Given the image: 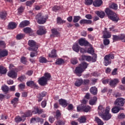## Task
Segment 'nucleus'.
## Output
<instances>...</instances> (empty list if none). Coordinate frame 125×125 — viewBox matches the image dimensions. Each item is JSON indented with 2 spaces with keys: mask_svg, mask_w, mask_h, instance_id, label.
I'll use <instances>...</instances> for the list:
<instances>
[{
  "mask_svg": "<svg viewBox=\"0 0 125 125\" xmlns=\"http://www.w3.org/2000/svg\"><path fill=\"white\" fill-rule=\"evenodd\" d=\"M43 78H45V79L47 81H49V80H50V78H51V76L50 75V74L46 72L44 74Z\"/></svg>",
  "mask_w": 125,
  "mask_h": 125,
  "instance_id": "obj_42",
  "label": "nucleus"
},
{
  "mask_svg": "<svg viewBox=\"0 0 125 125\" xmlns=\"http://www.w3.org/2000/svg\"><path fill=\"white\" fill-rule=\"evenodd\" d=\"M19 101V98H14L11 101V104L13 105V106L16 108L17 106V104H18V102Z\"/></svg>",
  "mask_w": 125,
  "mask_h": 125,
  "instance_id": "obj_16",
  "label": "nucleus"
},
{
  "mask_svg": "<svg viewBox=\"0 0 125 125\" xmlns=\"http://www.w3.org/2000/svg\"><path fill=\"white\" fill-rule=\"evenodd\" d=\"M98 114L99 116V113L100 114H104V112H105V108L103 107V106L100 105L98 108Z\"/></svg>",
  "mask_w": 125,
  "mask_h": 125,
  "instance_id": "obj_36",
  "label": "nucleus"
},
{
  "mask_svg": "<svg viewBox=\"0 0 125 125\" xmlns=\"http://www.w3.org/2000/svg\"><path fill=\"white\" fill-rule=\"evenodd\" d=\"M21 62L22 64H26L27 63V59L26 57L22 56L21 59Z\"/></svg>",
  "mask_w": 125,
  "mask_h": 125,
  "instance_id": "obj_50",
  "label": "nucleus"
},
{
  "mask_svg": "<svg viewBox=\"0 0 125 125\" xmlns=\"http://www.w3.org/2000/svg\"><path fill=\"white\" fill-rule=\"evenodd\" d=\"M90 109H91V107L89 105H82V106H81V105H79L77 106L78 112H80L81 110H83V112L87 113V112H89Z\"/></svg>",
  "mask_w": 125,
  "mask_h": 125,
  "instance_id": "obj_5",
  "label": "nucleus"
},
{
  "mask_svg": "<svg viewBox=\"0 0 125 125\" xmlns=\"http://www.w3.org/2000/svg\"><path fill=\"white\" fill-rule=\"evenodd\" d=\"M109 19L113 21V22H115V23H117L119 20H120V19L119 18V17L116 14V13H114V14L111 15L109 18H108Z\"/></svg>",
  "mask_w": 125,
  "mask_h": 125,
  "instance_id": "obj_11",
  "label": "nucleus"
},
{
  "mask_svg": "<svg viewBox=\"0 0 125 125\" xmlns=\"http://www.w3.org/2000/svg\"><path fill=\"white\" fill-rule=\"evenodd\" d=\"M18 80L20 81V82H23V81H24V80H26V76L22 75L21 77H20L18 78Z\"/></svg>",
  "mask_w": 125,
  "mask_h": 125,
  "instance_id": "obj_62",
  "label": "nucleus"
},
{
  "mask_svg": "<svg viewBox=\"0 0 125 125\" xmlns=\"http://www.w3.org/2000/svg\"><path fill=\"white\" fill-rule=\"evenodd\" d=\"M47 81L44 77H41L39 80L38 83L40 85H42V86H44V85H46L47 84Z\"/></svg>",
  "mask_w": 125,
  "mask_h": 125,
  "instance_id": "obj_7",
  "label": "nucleus"
},
{
  "mask_svg": "<svg viewBox=\"0 0 125 125\" xmlns=\"http://www.w3.org/2000/svg\"><path fill=\"white\" fill-rule=\"evenodd\" d=\"M64 124L65 123H64V122H63V121L61 120H59L55 122V125H64Z\"/></svg>",
  "mask_w": 125,
  "mask_h": 125,
  "instance_id": "obj_55",
  "label": "nucleus"
},
{
  "mask_svg": "<svg viewBox=\"0 0 125 125\" xmlns=\"http://www.w3.org/2000/svg\"><path fill=\"white\" fill-rule=\"evenodd\" d=\"M65 62V61L61 58L58 59L55 62V64L56 65H62V64H64Z\"/></svg>",
  "mask_w": 125,
  "mask_h": 125,
  "instance_id": "obj_24",
  "label": "nucleus"
},
{
  "mask_svg": "<svg viewBox=\"0 0 125 125\" xmlns=\"http://www.w3.org/2000/svg\"><path fill=\"white\" fill-rule=\"evenodd\" d=\"M59 9H60V7L58 6H55L52 8L53 11H55V12H56V11L58 10H59Z\"/></svg>",
  "mask_w": 125,
  "mask_h": 125,
  "instance_id": "obj_63",
  "label": "nucleus"
},
{
  "mask_svg": "<svg viewBox=\"0 0 125 125\" xmlns=\"http://www.w3.org/2000/svg\"><path fill=\"white\" fill-rule=\"evenodd\" d=\"M6 16H7V13L6 11L1 12L0 13V18L1 19H2L3 20H5V18H6Z\"/></svg>",
  "mask_w": 125,
  "mask_h": 125,
  "instance_id": "obj_34",
  "label": "nucleus"
},
{
  "mask_svg": "<svg viewBox=\"0 0 125 125\" xmlns=\"http://www.w3.org/2000/svg\"><path fill=\"white\" fill-rule=\"evenodd\" d=\"M8 77L12 79H16L17 78V71L15 70H11L8 73Z\"/></svg>",
  "mask_w": 125,
  "mask_h": 125,
  "instance_id": "obj_10",
  "label": "nucleus"
},
{
  "mask_svg": "<svg viewBox=\"0 0 125 125\" xmlns=\"http://www.w3.org/2000/svg\"><path fill=\"white\" fill-rule=\"evenodd\" d=\"M79 66L82 68L83 70L84 71L86 68H87V66H88V64L85 62H83L82 63H81Z\"/></svg>",
  "mask_w": 125,
  "mask_h": 125,
  "instance_id": "obj_33",
  "label": "nucleus"
},
{
  "mask_svg": "<svg viewBox=\"0 0 125 125\" xmlns=\"http://www.w3.org/2000/svg\"><path fill=\"white\" fill-rule=\"evenodd\" d=\"M8 55V52L6 50H2L0 51V58L5 57Z\"/></svg>",
  "mask_w": 125,
  "mask_h": 125,
  "instance_id": "obj_21",
  "label": "nucleus"
},
{
  "mask_svg": "<svg viewBox=\"0 0 125 125\" xmlns=\"http://www.w3.org/2000/svg\"><path fill=\"white\" fill-rule=\"evenodd\" d=\"M35 0H31V1H27L25 2L26 6H32L34 2H35Z\"/></svg>",
  "mask_w": 125,
  "mask_h": 125,
  "instance_id": "obj_44",
  "label": "nucleus"
},
{
  "mask_svg": "<svg viewBox=\"0 0 125 125\" xmlns=\"http://www.w3.org/2000/svg\"><path fill=\"white\" fill-rule=\"evenodd\" d=\"M38 55V52L36 51H34V52H31L30 53V57H31L32 58H34V57H36V56H37Z\"/></svg>",
  "mask_w": 125,
  "mask_h": 125,
  "instance_id": "obj_52",
  "label": "nucleus"
},
{
  "mask_svg": "<svg viewBox=\"0 0 125 125\" xmlns=\"http://www.w3.org/2000/svg\"><path fill=\"white\" fill-rule=\"evenodd\" d=\"M51 31L53 35H54L56 37H59L60 36V33H59L56 29L53 28Z\"/></svg>",
  "mask_w": 125,
  "mask_h": 125,
  "instance_id": "obj_38",
  "label": "nucleus"
},
{
  "mask_svg": "<svg viewBox=\"0 0 125 125\" xmlns=\"http://www.w3.org/2000/svg\"><path fill=\"white\" fill-rule=\"evenodd\" d=\"M109 43H110V40L108 39H104V45H108Z\"/></svg>",
  "mask_w": 125,
  "mask_h": 125,
  "instance_id": "obj_64",
  "label": "nucleus"
},
{
  "mask_svg": "<svg viewBox=\"0 0 125 125\" xmlns=\"http://www.w3.org/2000/svg\"><path fill=\"white\" fill-rule=\"evenodd\" d=\"M92 23V21L89 20L83 19L80 21V24L83 25V24H90Z\"/></svg>",
  "mask_w": 125,
  "mask_h": 125,
  "instance_id": "obj_17",
  "label": "nucleus"
},
{
  "mask_svg": "<svg viewBox=\"0 0 125 125\" xmlns=\"http://www.w3.org/2000/svg\"><path fill=\"white\" fill-rule=\"evenodd\" d=\"M117 83H119V79L115 78L109 82V84L111 87L114 88L117 85Z\"/></svg>",
  "mask_w": 125,
  "mask_h": 125,
  "instance_id": "obj_12",
  "label": "nucleus"
},
{
  "mask_svg": "<svg viewBox=\"0 0 125 125\" xmlns=\"http://www.w3.org/2000/svg\"><path fill=\"white\" fill-rule=\"evenodd\" d=\"M119 40H121L123 42H125V35L122 34L119 36Z\"/></svg>",
  "mask_w": 125,
  "mask_h": 125,
  "instance_id": "obj_54",
  "label": "nucleus"
},
{
  "mask_svg": "<svg viewBox=\"0 0 125 125\" xmlns=\"http://www.w3.org/2000/svg\"><path fill=\"white\" fill-rule=\"evenodd\" d=\"M49 57H51V58H55V57H57V54L56 53V50H53L51 51V54H49Z\"/></svg>",
  "mask_w": 125,
  "mask_h": 125,
  "instance_id": "obj_29",
  "label": "nucleus"
},
{
  "mask_svg": "<svg viewBox=\"0 0 125 125\" xmlns=\"http://www.w3.org/2000/svg\"><path fill=\"white\" fill-rule=\"evenodd\" d=\"M60 105H62V107H67V102L65 100L61 99L59 101Z\"/></svg>",
  "mask_w": 125,
  "mask_h": 125,
  "instance_id": "obj_37",
  "label": "nucleus"
},
{
  "mask_svg": "<svg viewBox=\"0 0 125 125\" xmlns=\"http://www.w3.org/2000/svg\"><path fill=\"white\" fill-rule=\"evenodd\" d=\"M24 121H25V119L22 117V116L21 117H20V116H17L15 118V121L16 123H19V122H24Z\"/></svg>",
  "mask_w": 125,
  "mask_h": 125,
  "instance_id": "obj_40",
  "label": "nucleus"
},
{
  "mask_svg": "<svg viewBox=\"0 0 125 125\" xmlns=\"http://www.w3.org/2000/svg\"><path fill=\"white\" fill-rule=\"evenodd\" d=\"M78 122H79L80 124H83L85 123L86 121V118L84 116H83L78 119Z\"/></svg>",
  "mask_w": 125,
  "mask_h": 125,
  "instance_id": "obj_35",
  "label": "nucleus"
},
{
  "mask_svg": "<svg viewBox=\"0 0 125 125\" xmlns=\"http://www.w3.org/2000/svg\"><path fill=\"white\" fill-rule=\"evenodd\" d=\"M1 89L4 92H7L9 90V87L5 85L1 87Z\"/></svg>",
  "mask_w": 125,
  "mask_h": 125,
  "instance_id": "obj_46",
  "label": "nucleus"
},
{
  "mask_svg": "<svg viewBox=\"0 0 125 125\" xmlns=\"http://www.w3.org/2000/svg\"><path fill=\"white\" fill-rule=\"evenodd\" d=\"M118 119H125V113H120L118 115Z\"/></svg>",
  "mask_w": 125,
  "mask_h": 125,
  "instance_id": "obj_60",
  "label": "nucleus"
},
{
  "mask_svg": "<svg viewBox=\"0 0 125 125\" xmlns=\"http://www.w3.org/2000/svg\"><path fill=\"white\" fill-rule=\"evenodd\" d=\"M28 49L30 51H37L39 48V45L34 40H29L28 42Z\"/></svg>",
  "mask_w": 125,
  "mask_h": 125,
  "instance_id": "obj_1",
  "label": "nucleus"
},
{
  "mask_svg": "<svg viewBox=\"0 0 125 125\" xmlns=\"http://www.w3.org/2000/svg\"><path fill=\"white\" fill-rule=\"evenodd\" d=\"M23 32L25 33V34H31L33 33V30H32L30 27H27L23 29Z\"/></svg>",
  "mask_w": 125,
  "mask_h": 125,
  "instance_id": "obj_30",
  "label": "nucleus"
},
{
  "mask_svg": "<svg viewBox=\"0 0 125 125\" xmlns=\"http://www.w3.org/2000/svg\"><path fill=\"white\" fill-rule=\"evenodd\" d=\"M97 15L99 16L100 18H103L104 17H105V12L104 11H97L96 12Z\"/></svg>",
  "mask_w": 125,
  "mask_h": 125,
  "instance_id": "obj_23",
  "label": "nucleus"
},
{
  "mask_svg": "<svg viewBox=\"0 0 125 125\" xmlns=\"http://www.w3.org/2000/svg\"><path fill=\"white\" fill-rule=\"evenodd\" d=\"M30 116H32V111L28 110L22 116V118H27V117H30Z\"/></svg>",
  "mask_w": 125,
  "mask_h": 125,
  "instance_id": "obj_41",
  "label": "nucleus"
},
{
  "mask_svg": "<svg viewBox=\"0 0 125 125\" xmlns=\"http://www.w3.org/2000/svg\"><path fill=\"white\" fill-rule=\"evenodd\" d=\"M39 62L40 63H47V60L43 57L39 58Z\"/></svg>",
  "mask_w": 125,
  "mask_h": 125,
  "instance_id": "obj_43",
  "label": "nucleus"
},
{
  "mask_svg": "<svg viewBox=\"0 0 125 125\" xmlns=\"http://www.w3.org/2000/svg\"><path fill=\"white\" fill-rule=\"evenodd\" d=\"M9 68L11 70L16 71V72H18L17 68H15V66L13 64H10Z\"/></svg>",
  "mask_w": 125,
  "mask_h": 125,
  "instance_id": "obj_58",
  "label": "nucleus"
},
{
  "mask_svg": "<svg viewBox=\"0 0 125 125\" xmlns=\"http://www.w3.org/2000/svg\"><path fill=\"white\" fill-rule=\"evenodd\" d=\"M90 91L92 94H93V95H96V94H97V88L96 87H92L90 89Z\"/></svg>",
  "mask_w": 125,
  "mask_h": 125,
  "instance_id": "obj_31",
  "label": "nucleus"
},
{
  "mask_svg": "<svg viewBox=\"0 0 125 125\" xmlns=\"http://www.w3.org/2000/svg\"><path fill=\"white\" fill-rule=\"evenodd\" d=\"M104 39H109L111 38V34L110 32L107 31V29L105 28V31L103 35Z\"/></svg>",
  "mask_w": 125,
  "mask_h": 125,
  "instance_id": "obj_25",
  "label": "nucleus"
},
{
  "mask_svg": "<svg viewBox=\"0 0 125 125\" xmlns=\"http://www.w3.org/2000/svg\"><path fill=\"white\" fill-rule=\"evenodd\" d=\"M113 95L114 97H116V98H118V97H121V96H122V94L119 92H117L114 93Z\"/></svg>",
  "mask_w": 125,
  "mask_h": 125,
  "instance_id": "obj_56",
  "label": "nucleus"
},
{
  "mask_svg": "<svg viewBox=\"0 0 125 125\" xmlns=\"http://www.w3.org/2000/svg\"><path fill=\"white\" fill-rule=\"evenodd\" d=\"M37 33L38 35H39L40 36H42V35H44L46 32H45V30H44L43 27L40 26L39 29L37 31Z\"/></svg>",
  "mask_w": 125,
  "mask_h": 125,
  "instance_id": "obj_15",
  "label": "nucleus"
},
{
  "mask_svg": "<svg viewBox=\"0 0 125 125\" xmlns=\"http://www.w3.org/2000/svg\"><path fill=\"white\" fill-rule=\"evenodd\" d=\"M72 48L73 50L76 52L78 53L79 51H80V46H79V44L77 43H75L73 45Z\"/></svg>",
  "mask_w": 125,
  "mask_h": 125,
  "instance_id": "obj_28",
  "label": "nucleus"
},
{
  "mask_svg": "<svg viewBox=\"0 0 125 125\" xmlns=\"http://www.w3.org/2000/svg\"><path fill=\"white\" fill-rule=\"evenodd\" d=\"M56 118L57 120H58V119H60V118H61V113H60V111L58 110L56 111Z\"/></svg>",
  "mask_w": 125,
  "mask_h": 125,
  "instance_id": "obj_51",
  "label": "nucleus"
},
{
  "mask_svg": "<svg viewBox=\"0 0 125 125\" xmlns=\"http://www.w3.org/2000/svg\"><path fill=\"white\" fill-rule=\"evenodd\" d=\"M16 27H17V24H16V23L15 22H12L9 23V25H8L9 29H11L12 30L13 29H15Z\"/></svg>",
  "mask_w": 125,
  "mask_h": 125,
  "instance_id": "obj_27",
  "label": "nucleus"
},
{
  "mask_svg": "<svg viewBox=\"0 0 125 125\" xmlns=\"http://www.w3.org/2000/svg\"><path fill=\"white\" fill-rule=\"evenodd\" d=\"M96 101H97V97H94L92 99L89 101L90 105H94L96 103Z\"/></svg>",
  "mask_w": 125,
  "mask_h": 125,
  "instance_id": "obj_39",
  "label": "nucleus"
},
{
  "mask_svg": "<svg viewBox=\"0 0 125 125\" xmlns=\"http://www.w3.org/2000/svg\"><path fill=\"white\" fill-rule=\"evenodd\" d=\"M84 71V70L82 69L81 66H79L76 67L75 70V73L76 74L78 77H81L82 76V73Z\"/></svg>",
  "mask_w": 125,
  "mask_h": 125,
  "instance_id": "obj_8",
  "label": "nucleus"
},
{
  "mask_svg": "<svg viewBox=\"0 0 125 125\" xmlns=\"http://www.w3.org/2000/svg\"><path fill=\"white\" fill-rule=\"evenodd\" d=\"M71 64H73V65H76L78 63V60L76 59H72L71 61Z\"/></svg>",
  "mask_w": 125,
  "mask_h": 125,
  "instance_id": "obj_61",
  "label": "nucleus"
},
{
  "mask_svg": "<svg viewBox=\"0 0 125 125\" xmlns=\"http://www.w3.org/2000/svg\"><path fill=\"white\" fill-rule=\"evenodd\" d=\"M102 0H96L93 2V5L96 7H99L102 4Z\"/></svg>",
  "mask_w": 125,
  "mask_h": 125,
  "instance_id": "obj_18",
  "label": "nucleus"
},
{
  "mask_svg": "<svg viewBox=\"0 0 125 125\" xmlns=\"http://www.w3.org/2000/svg\"><path fill=\"white\" fill-rule=\"evenodd\" d=\"M36 19L39 24H44L47 20V16H43L40 13L36 16Z\"/></svg>",
  "mask_w": 125,
  "mask_h": 125,
  "instance_id": "obj_3",
  "label": "nucleus"
},
{
  "mask_svg": "<svg viewBox=\"0 0 125 125\" xmlns=\"http://www.w3.org/2000/svg\"><path fill=\"white\" fill-rule=\"evenodd\" d=\"M122 109L120 106H118L117 105H116L115 107L112 108L111 111L113 114H117V113H119L120 112V110H121Z\"/></svg>",
  "mask_w": 125,
  "mask_h": 125,
  "instance_id": "obj_20",
  "label": "nucleus"
},
{
  "mask_svg": "<svg viewBox=\"0 0 125 125\" xmlns=\"http://www.w3.org/2000/svg\"><path fill=\"white\" fill-rule=\"evenodd\" d=\"M105 12L106 15H107L108 18H109L111 15H112L114 13H115L114 11L110 9V8H106L105 9Z\"/></svg>",
  "mask_w": 125,
  "mask_h": 125,
  "instance_id": "obj_14",
  "label": "nucleus"
},
{
  "mask_svg": "<svg viewBox=\"0 0 125 125\" xmlns=\"http://www.w3.org/2000/svg\"><path fill=\"white\" fill-rule=\"evenodd\" d=\"M88 53H90V54H94V50L93 48H89L87 51Z\"/></svg>",
  "mask_w": 125,
  "mask_h": 125,
  "instance_id": "obj_57",
  "label": "nucleus"
},
{
  "mask_svg": "<svg viewBox=\"0 0 125 125\" xmlns=\"http://www.w3.org/2000/svg\"><path fill=\"white\" fill-rule=\"evenodd\" d=\"M99 116L104 120V121H109L112 118V114L108 113H100Z\"/></svg>",
  "mask_w": 125,
  "mask_h": 125,
  "instance_id": "obj_6",
  "label": "nucleus"
},
{
  "mask_svg": "<svg viewBox=\"0 0 125 125\" xmlns=\"http://www.w3.org/2000/svg\"><path fill=\"white\" fill-rule=\"evenodd\" d=\"M115 58V55L113 53H110L108 55H106L104 58V63L105 66H108L112 63V60Z\"/></svg>",
  "mask_w": 125,
  "mask_h": 125,
  "instance_id": "obj_2",
  "label": "nucleus"
},
{
  "mask_svg": "<svg viewBox=\"0 0 125 125\" xmlns=\"http://www.w3.org/2000/svg\"><path fill=\"white\" fill-rule=\"evenodd\" d=\"M25 37V35L23 34H18L16 36L17 40H22Z\"/></svg>",
  "mask_w": 125,
  "mask_h": 125,
  "instance_id": "obj_47",
  "label": "nucleus"
},
{
  "mask_svg": "<svg viewBox=\"0 0 125 125\" xmlns=\"http://www.w3.org/2000/svg\"><path fill=\"white\" fill-rule=\"evenodd\" d=\"M81 20V17L78 16H74L73 19L74 23H77V22H79V21Z\"/></svg>",
  "mask_w": 125,
  "mask_h": 125,
  "instance_id": "obj_49",
  "label": "nucleus"
},
{
  "mask_svg": "<svg viewBox=\"0 0 125 125\" xmlns=\"http://www.w3.org/2000/svg\"><path fill=\"white\" fill-rule=\"evenodd\" d=\"M92 3H93V0H85V4H86V5H91Z\"/></svg>",
  "mask_w": 125,
  "mask_h": 125,
  "instance_id": "obj_53",
  "label": "nucleus"
},
{
  "mask_svg": "<svg viewBox=\"0 0 125 125\" xmlns=\"http://www.w3.org/2000/svg\"><path fill=\"white\" fill-rule=\"evenodd\" d=\"M113 40L114 42L119 41V40H120V36H117V35H113Z\"/></svg>",
  "mask_w": 125,
  "mask_h": 125,
  "instance_id": "obj_59",
  "label": "nucleus"
},
{
  "mask_svg": "<svg viewBox=\"0 0 125 125\" xmlns=\"http://www.w3.org/2000/svg\"><path fill=\"white\" fill-rule=\"evenodd\" d=\"M30 24V21H22L20 24V28H24V27H26V26H28Z\"/></svg>",
  "mask_w": 125,
  "mask_h": 125,
  "instance_id": "obj_19",
  "label": "nucleus"
},
{
  "mask_svg": "<svg viewBox=\"0 0 125 125\" xmlns=\"http://www.w3.org/2000/svg\"><path fill=\"white\" fill-rule=\"evenodd\" d=\"M125 103V99L124 98H118L114 102V104L118 107H124Z\"/></svg>",
  "mask_w": 125,
  "mask_h": 125,
  "instance_id": "obj_4",
  "label": "nucleus"
},
{
  "mask_svg": "<svg viewBox=\"0 0 125 125\" xmlns=\"http://www.w3.org/2000/svg\"><path fill=\"white\" fill-rule=\"evenodd\" d=\"M79 43L81 46H83V45L86 46V45H87L88 44V42L85 41V40L83 38H81L79 41Z\"/></svg>",
  "mask_w": 125,
  "mask_h": 125,
  "instance_id": "obj_13",
  "label": "nucleus"
},
{
  "mask_svg": "<svg viewBox=\"0 0 125 125\" xmlns=\"http://www.w3.org/2000/svg\"><path fill=\"white\" fill-rule=\"evenodd\" d=\"M26 84L27 86H30V87L36 88V89H39V86H38V85H37V84L35 83V82H34L33 81L27 82L26 83Z\"/></svg>",
  "mask_w": 125,
  "mask_h": 125,
  "instance_id": "obj_9",
  "label": "nucleus"
},
{
  "mask_svg": "<svg viewBox=\"0 0 125 125\" xmlns=\"http://www.w3.org/2000/svg\"><path fill=\"white\" fill-rule=\"evenodd\" d=\"M110 8L117 10L118 9V5L116 3H112L109 5Z\"/></svg>",
  "mask_w": 125,
  "mask_h": 125,
  "instance_id": "obj_45",
  "label": "nucleus"
},
{
  "mask_svg": "<svg viewBox=\"0 0 125 125\" xmlns=\"http://www.w3.org/2000/svg\"><path fill=\"white\" fill-rule=\"evenodd\" d=\"M7 70L6 68L2 66H0V75H4L6 74Z\"/></svg>",
  "mask_w": 125,
  "mask_h": 125,
  "instance_id": "obj_22",
  "label": "nucleus"
},
{
  "mask_svg": "<svg viewBox=\"0 0 125 125\" xmlns=\"http://www.w3.org/2000/svg\"><path fill=\"white\" fill-rule=\"evenodd\" d=\"M83 79H78L76 81V82L75 83V85L76 86H81L82 84H83Z\"/></svg>",
  "mask_w": 125,
  "mask_h": 125,
  "instance_id": "obj_26",
  "label": "nucleus"
},
{
  "mask_svg": "<svg viewBox=\"0 0 125 125\" xmlns=\"http://www.w3.org/2000/svg\"><path fill=\"white\" fill-rule=\"evenodd\" d=\"M57 23H58V24H63V23H66V21L62 20L61 18L58 17L57 18Z\"/></svg>",
  "mask_w": 125,
  "mask_h": 125,
  "instance_id": "obj_48",
  "label": "nucleus"
},
{
  "mask_svg": "<svg viewBox=\"0 0 125 125\" xmlns=\"http://www.w3.org/2000/svg\"><path fill=\"white\" fill-rule=\"evenodd\" d=\"M95 121L96 122L97 124H98V125H104V123L103 122L102 120L100 119L98 117H95Z\"/></svg>",
  "mask_w": 125,
  "mask_h": 125,
  "instance_id": "obj_32",
  "label": "nucleus"
}]
</instances>
